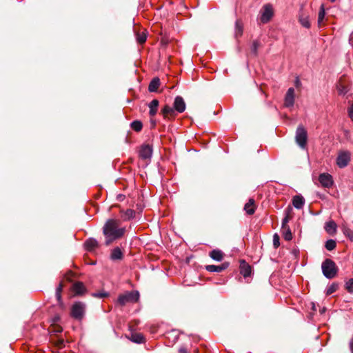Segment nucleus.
<instances>
[{"instance_id": "f257e3e1", "label": "nucleus", "mask_w": 353, "mask_h": 353, "mask_svg": "<svg viewBox=\"0 0 353 353\" xmlns=\"http://www.w3.org/2000/svg\"><path fill=\"white\" fill-rule=\"evenodd\" d=\"M120 224V220L116 219H109L105 221L103 227L105 245H109L123 236L125 228L121 227Z\"/></svg>"}, {"instance_id": "f03ea898", "label": "nucleus", "mask_w": 353, "mask_h": 353, "mask_svg": "<svg viewBox=\"0 0 353 353\" xmlns=\"http://www.w3.org/2000/svg\"><path fill=\"white\" fill-rule=\"evenodd\" d=\"M87 305L81 301L74 302L70 308V316L74 320L81 322L85 317Z\"/></svg>"}, {"instance_id": "7ed1b4c3", "label": "nucleus", "mask_w": 353, "mask_h": 353, "mask_svg": "<svg viewBox=\"0 0 353 353\" xmlns=\"http://www.w3.org/2000/svg\"><path fill=\"white\" fill-rule=\"evenodd\" d=\"M321 269L324 276L329 279L335 277L338 271L335 263L330 259H326L322 263Z\"/></svg>"}, {"instance_id": "20e7f679", "label": "nucleus", "mask_w": 353, "mask_h": 353, "mask_svg": "<svg viewBox=\"0 0 353 353\" xmlns=\"http://www.w3.org/2000/svg\"><path fill=\"white\" fill-rule=\"evenodd\" d=\"M139 292L137 290L127 291L119 295L117 303L121 306L128 303H136L139 301Z\"/></svg>"}, {"instance_id": "39448f33", "label": "nucleus", "mask_w": 353, "mask_h": 353, "mask_svg": "<svg viewBox=\"0 0 353 353\" xmlns=\"http://www.w3.org/2000/svg\"><path fill=\"white\" fill-rule=\"evenodd\" d=\"M295 141L300 148L307 149V133L304 127L299 125L296 130Z\"/></svg>"}, {"instance_id": "423d86ee", "label": "nucleus", "mask_w": 353, "mask_h": 353, "mask_svg": "<svg viewBox=\"0 0 353 353\" xmlns=\"http://www.w3.org/2000/svg\"><path fill=\"white\" fill-rule=\"evenodd\" d=\"M274 15L272 6L270 3L265 4L260 10L259 20L262 23H268Z\"/></svg>"}, {"instance_id": "0eeeda50", "label": "nucleus", "mask_w": 353, "mask_h": 353, "mask_svg": "<svg viewBox=\"0 0 353 353\" xmlns=\"http://www.w3.org/2000/svg\"><path fill=\"white\" fill-rule=\"evenodd\" d=\"M350 153L347 151L339 152L336 158V164L340 168H343L347 165L350 161Z\"/></svg>"}, {"instance_id": "6e6552de", "label": "nucleus", "mask_w": 353, "mask_h": 353, "mask_svg": "<svg viewBox=\"0 0 353 353\" xmlns=\"http://www.w3.org/2000/svg\"><path fill=\"white\" fill-rule=\"evenodd\" d=\"M319 181L323 187L326 188H330L333 185L332 176L328 173L320 174L319 176Z\"/></svg>"}, {"instance_id": "1a4fd4ad", "label": "nucleus", "mask_w": 353, "mask_h": 353, "mask_svg": "<svg viewBox=\"0 0 353 353\" xmlns=\"http://www.w3.org/2000/svg\"><path fill=\"white\" fill-rule=\"evenodd\" d=\"M294 104V89L290 88L287 90V92L284 99V105L286 108H292Z\"/></svg>"}, {"instance_id": "9d476101", "label": "nucleus", "mask_w": 353, "mask_h": 353, "mask_svg": "<svg viewBox=\"0 0 353 353\" xmlns=\"http://www.w3.org/2000/svg\"><path fill=\"white\" fill-rule=\"evenodd\" d=\"M299 21L301 26L305 28H310L311 26L309 16L304 12L303 6H301L299 12Z\"/></svg>"}, {"instance_id": "9b49d317", "label": "nucleus", "mask_w": 353, "mask_h": 353, "mask_svg": "<svg viewBox=\"0 0 353 353\" xmlns=\"http://www.w3.org/2000/svg\"><path fill=\"white\" fill-rule=\"evenodd\" d=\"M174 108L176 112L178 113H182L185 110L186 105L184 99L181 96H177L175 97L174 103Z\"/></svg>"}, {"instance_id": "f8f14e48", "label": "nucleus", "mask_w": 353, "mask_h": 353, "mask_svg": "<svg viewBox=\"0 0 353 353\" xmlns=\"http://www.w3.org/2000/svg\"><path fill=\"white\" fill-rule=\"evenodd\" d=\"M152 154V148L149 145H143L141 146L139 155L140 157L143 159H150Z\"/></svg>"}, {"instance_id": "ddd939ff", "label": "nucleus", "mask_w": 353, "mask_h": 353, "mask_svg": "<svg viewBox=\"0 0 353 353\" xmlns=\"http://www.w3.org/2000/svg\"><path fill=\"white\" fill-rule=\"evenodd\" d=\"M229 266L228 263H223L221 265H208L205 266V270L210 272H221L225 269H227Z\"/></svg>"}, {"instance_id": "4468645a", "label": "nucleus", "mask_w": 353, "mask_h": 353, "mask_svg": "<svg viewBox=\"0 0 353 353\" xmlns=\"http://www.w3.org/2000/svg\"><path fill=\"white\" fill-rule=\"evenodd\" d=\"M240 273L245 278L250 276L252 273L251 266L247 263L244 260L241 261L240 263Z\"/></svg>"}, {"instance_id": "2eb2a0df", "label": "nucleus", "mask_w": 353, "mask_h": 353, "mask_svg": "<svg viewBox=\"0 0 353 353\" xmlns=\"http://www.w3.org/2000/svg\"><path fill=\"white\" fill-rule=\"evenodd\" d=\"M337 225L333 221L330 220L325 223L324 229L330 235L335 234L336 232Z\"/></svg>"}, {"instance_id": "dca6fc26", "label": "nucleus", "mask_w": 353, "mask_h": 353, "mask_svg": "<svg viewBox=\"0 0 353 353\" xmlns=\"http://www.w3.org/2000/svg\"><path fill=\"white\" fill-rule=\"evenodd\" d=\"M292 204L298 210L302 209L305 204V199L302 195H295L292 198Z\"/></svg>"}, {"instance_id": "f3484780", "label": "nucleus", "mask_w": 353, "mask_h": 353, "mask_svg": "<svg viewBox=\"0 0 353 353\" xmlns=\"http://www.w3.org/2000/svg\"><path fill=\"white\" fill-rule=\"evenodd\" d=\"M256 205L255 201L254 199L250 198L248 202L245 203L244 206V210L249 215H252L255 212Z\"/></svg>"}, {"instance_id": "a211bd4d", "label": "nucleus", "mask_w": 353, "mask_h": 353, "mask_svg": "<svg viewBox=\"0 0 353 353\" xmlns=\"http://www.w3.org/2000/svg\"><path fill=\"white\" fill-rule=\"evenodd\" d=\"M223 252L219 249H214L210 252L209 256L216 261H221L223 259Z\"/></svg>"}, {"instance_id": "6ab92c4d", "label": "nucleus", "mask_w": 353, "mask_h": 353, "mask_svg": "<svg viewBox=\"0 0 353 353\" xmlns=\"http://www.w3.org/2000/svg\"><path fill=\"white\" fill-rule=\"evenodd\" d=\"M72 290L75 295H81L85 291V288L82 282H76L73 284Z\"/></svg>"}, {"instance_id": "aec40b11", "label": "nucleus", "mask_w": 353, "mask_h": 353, "mask_svg": "<svg viewBox=\"0 0 353 353\" xmlns=\"http://www.w3.org/2000/svg\"><path fill=\"white\" fill-rule=\"evenodd\" d=\"M85 247L88 251H92L98 247V241L94 238H90L85 242Z\"/></svg>"}, {"instance_id": "412c9836", "label": "nucleus", "mask_w": 353, "mask_h": 353, "mask_svg": "<svg viewBox=\"0 0 353 353\" xmlns=\"http://www.w3.org/2000/svg\"><path fill=\"white\" fill-rule=\"evenodd\" d=\"M123 254L121 248L119 247L114 248L111 252L110 259L112 261L121 260L123 259Z\"/></svg>"}, {"instance_id": "4be33fe9", "label": "nucleus", "mask_w": 353, "mask_h": 353, "mask_svg": "<svg viewBox=\"0 0 353 353\" xmlns=\"http://www.w3.org/2000/svg\"><path fill=\"white\" fill-rule=\"evenodd\" d=\"M159 102L157 99H153L149 104L148 107L150 108L149 114L150 117H154L156 115L158 110Z\"/></svg>"}, {"instance_id": "5701e85b", "label": "nucleus", "mask_w": 353, "mask_h": 353, "mask_svg": "<svg viewBox=\"0 0 353 353\" xmlns=\"http://www.w3.org/2000/svg\"><path fill=\"white\" fill-rule=\"evenodd\" d=\"M243 32V24L240 19L235 21L234 36L236 38L241 37Z\"/></svg>"}, {"instance_id": "b1692460", "label": "nucleus", "mask_w": 353, "mask_h": 353, "mask_svg": "<svg viewBox=\"0 0 353 353\" xmlns=\"http://www.w3.org/2000/svg\"><path fill=\"white\" fill-rule=\"evenodd\" d=\"M159 85H160V79L158 77L153 78L152 79V81L150 82V84L148 85L149 92H157Z\"/></svg>"}, {"instance_id": "393cba45", "label": "nucleus", "mask_w": 353, "mask_h": 353, "mask_svg": "<svg viewBox=\"0 0 353 353\" xmlns=\"http://www.w3.org/2000/svg\"><path fill=\"white\" fill-rule=\"evenodd\" d=\"M175 110L171 106L168 105H164V107L161 110V113L163 115L164 117H174L175 116Z\"/></svg>"}, {"instance_id": "a878e982", "label": "nucleus", "mask_w": 353, "mask_h": 353, "mask_svg": "<svg viewBox=\"0 0 353 353\" xmlns=\"http://www.w3.org/2000/svg\"><path fill=\"white\" fill-rule=\"evenodd\" d=\"M261 43L258 40H255L253 41L251 47H250V52L251 54L256 57L258 54V48L260 47Z\"/></svg>"}, {"instance_id": "bb28decb", "label": "nucleus", "mask_w": 353, "mask_h": 353, "mask_svg": "<svg viewBox=\"0 0 353 353\" xmlns=\"http://www.w3.org/2000/svg\"><path fill=\"white\" fill-rule=\"evenodd\" d=\"M325 16V10L324 8V5L322 4L320 7L319 14H318V24L321 26L323 23Z\"/></svg>"}, {"instance_id": "cd10ccee", "label": "nucleus", "mask_w": 353, "mask_h": 353, "mask_svg": "<svg viewBox=\"0 0 353 353\" xmlns=\"http://www.w3.org/2000/svg\"><path fill=\"white\" fill-rule=\"evenodd\" d=\"M130 127L135 132H140L143 128V123L141 121L135 120L130 123Z\"/></svg>"}, {"instance_id": "c85d7f7f", "label": "nucleus", "mask_w": 353, "mask_h": 353, "mask_svg": "<svg viewBox=\"0 0 353 353\" xmlns=\"http://www.w3.org/2000/svg\"><path fill=\"white\" fill-rule=\"evenodd\" d=\"M131 341L136 343H141L143 342L144 338L142 334L138 333H132L131 334Z\"/></svg>"}, {"instance_id": "c756f323", "label": "nucleus", "mask_w": 353, "mask_h": 353, "mask_svg": "<svg viewBox=\"0 0 353 353\" xmlns=\"http://www.w3.org/2000/svg\"><path fill=\"white\" fill-rule=\"evenodd\" d=\"M339 288V284L336 283H333L330 285L327 286L325 290L326 295H330L332 293L335 292Z\"/></svg>"}, {"instance_id": "7c9ffc66", "label": "nucleus", "mask_w": 353, "mask_h": 353, "mask_svg": "<svg viewBox=\"0 0 353 353\" xmlns=\"http://www.w3.org/2000/svg\"><path fill=\"white\" fill-rule=\"evenodd\" d=\"M283 230V236L285 240L290 241L292 239V234L291 232V230L290 227L286 228H282Z\"/></svg>"}, {"instance_id": "2f4dec72", "label": "nucleus", "mask_w": 353, "mask_h": 353, "mask_svg": "<svg viewBox=\"0 0 353 353\" xmlns=\"http://www.w3.org/2000/svg\"><path fill=\"white\" fill-rule=\"evenodd\" d=\"M325 247L327 250L332 251L336 247V242L333 239H329L325 242Z\"/></svg>"}, {"instance_id": "473e14b6", "label": "nucleus", "mask_w": 353, "mask_h": 353, "mask_svg": "<svg viewBox=\"0 0 353 353\" xmlns=\"http://www.w3.org/2000/svg\"><path fill=\"white\" fill-rule=\"evenodd\" d=\"M336 88L338 90V93L340 95H345L348 92L347 87L342 83H339L336 86Z\"/></svg>"}, {"instance_id": "72a5a7b5", "label": "nucleus", "mask_w": 353, "mask_h": 353, "mask_svg": "<svg viewBox=\"0 0 353 353\" xmlns=\"http://www.w3.org/2000/svg\"><path fill=\"white\" fill-rule=\"evenodd\" d=\"M135 216V212L134 210L132 209H127L123 215V219L125 220H130L131 219H133Z\"/></svg>"}, {"instance_id": "f704fd0d", "label": "nucleus", "mask_w": 353, "mask_h": 353, "mask_svg": "<svg viewBox=\"0 0 353 353\" xmlns=\"http://www.w3.org/2000/svg\"><path fill=\"white\" fill-rule=\"evenodd\" d=\"M343 232L346 237H347L351 241H353V230L349 228L344 227L343 228Z\"/></svg>"}, {"instance_id": "c9c22d12", "label": "nucleus", "mask_w": 353, "mask_h": 353, "mask_svg": "<svg viewBox=\"0 0 353 353\" xmlns=\"http://www.w3.org/2000/svg\"><path fill=\"white\" fill-rule=\"evenodd\" d=\"M63 289V285L60 283L59 286L56 289V297L57 301L61 303V292Z\"/></svg>"}, {"instance_id": "e433bc0d", "label": "nucleus", "mask_w": 353, "mask_h": 353, "mask_svg": "<svg viewBox=\"0 0 353 353\" xmlns=\"http://www.w3.org/2000/svg\"><path fill=\"white\" fill-rule=\"evenodd\" d=\"M345 289L350 293H353V279H350L345 283Z\"/></svg>"}, {"instance_id": "4c0bfd02", "label": "nucleus", "mask_w": 353, "mask_h": 353, "mask_svg": "<svg viewBox=\"0 0 353 353\" xmlns=\"http://www.w3.org/2000/svg\"><path fill=\"white\" fill-rule=\"evenodd\" d=\"M92 296L96 298L103 299L108 297L109 296V294L105 291H101L93 293Z\"/></svg>"}, {"instance_id": "58836bf2", "label": "nucleus", "mask_w": 353, "mask_h": 353, "mask_svg": "<svg viewBox=\"0 0 353 353\" xmlns=\"http://www.w3.org/2000/svg\"><path fill=\"white\" fill-rule=\"evenodd\" d=\"M147 39V36L145 33L138 34L137 36V40L139 43H143Z\"/></svg>"}, {"instance_id": "ea45409f", "label": "nucleus", "mask_w": 353, "mask_h": 353, "mask_svg": "<svg viewBox=\"0 0 353 353\" xmlns=\"http://www.w3.org/2000/svg\"><path fill=\"white\" fill-rule=\"evenodd\" d=\"M290 221V216L288 214H286V216L282 220V228H286L289 226L288 225V223Z\"/></svg>"}, {"instance_id": "a19ab883", "label": "nucleus", "mask_w": 353, "mask_h": 353, "mask_svg": "<svg viewBox=\"0 0 353 353\" xmlns=\"http://www.w3.org/2000/svg\"><path fill=\"white\" fill-rule=\"evenodd\" d=\"M273 245H274V248H278L280 245L279 236L277 234H274L273 236Z\"/></svg>"}, {"instance_id": "79ce46f5", "label": "nucleus", "mask_w": 353, "mask_h": 353, "mask_svg": "<svg viewBox=\"0 0 353 353\" xmlns=\"http://www.w3.org/2000/svg\"><path fill=\"white\" fill-rule=\"evenodd\" d=\"M189 351L188 348L185 345L180 347L179 349V353H188Z\"/></svg>"}, {"instance_id": "37998d69", "label": "nucleus", "mask_w": 353, "mask_h": 353, "mask_svg": "<svg viewBox=\"0 0 353 353\" xmlns=\"http://www.w3.org/2000/svg\"><path fill=\"white\" fill-rule=\"evenodd\" d=\"M348 114L352 121H353V103L351 105V106L348 108Z\"/></svg>"}, {"instance_id": "c03bdc74", "label": "nucleus", "mask_w": 353, "mask_h": 353, "mask_svg": "<svg viewBox=\"0 0 353 353\" xmlns=\"http://www.w3.org/2000/svg\"><path fill=\"white\" fill-rule=\"evenodd\" d=\"M350 347L352 353H353V338L351 339V341L350 342Z\"/></svg>"}, {"instance_id": "a18cd8bd", "label": "nucleus", "mask_w": 353, "mask_h": 353, "mask_svg": "<svg viewBox=\"0 0 353 353\" xmlns=\"http://www.w3.org/2000/svg\"><path fill=\"white\" fill-rule=\"evenodd\" d=\"M199 350H194V353H198Z\"/></svg>"}, {"instance_id": "49530a36", "label": "nucleus", "mask_w": 353, "mask_h": 353, "mask_svg": "<svg viewBox=\"0 0 353 353\" xmlns=\"http://www.w3.org/2000/svg\"><path fill=\"white\" fill-rule=\"evenodd\" d=\"M332 2H335L336 0H330Z\"/></svg>"}]
</instances>
